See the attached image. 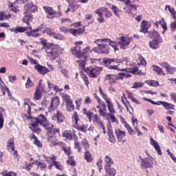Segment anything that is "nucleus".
I'll return each mask as SVG.
<instances>
[{"label": "nucleus", "mask_w": 176, "mask_h": 176, "mask_svg": "<svg viewBox=\"0 0 176 176\" xmlns=\"http://www.w3.org/2000/svg\"><path fill=\"white\" fill-rule=\"evenodd\" d=\"M78 63V66L81 69H85V67H86V58H83V59H79L76 61Z\"/></svg>", "instance_id": "37"}, {"label": "nucleus", "mask_w": 176, "mask_h": 176, "mask_svg": "<svg viewBox=\"0 0 176 176\" xmlns=\"http://www.w3.org/2000/svg\"><path fill=\"white\" fill-rule=\"evenodd\" d=\"M32 120L31 126H45L47 123V118L43 114H40L36 118H34L32 116H30L28 118Z\"/></svg>", "instance_id": "4"}, {"label": "nucleus", "mask_w": 176, "mask_h": 176, "mask_svg": "<svg viewBox=\"0 0 176 176\" xmlns=\"http://www.w3.org/2000/svg\"><path fill=\"white\" fill-rule=\"evenodd\" d=\"M62 98H63V101H65L66 104H70L71 102H73L72 99H71V96H69L67 94H64L62 96Z\"/></svg>", "instance_id": "41"}, {"label": "nucleus", "mask_w": 176, "mask_h": 176, "mask_svg": "<svg viewBox=\"0 0 176 176\" xmlns=\"http://www.w3.org/2000/svg\"><path fill=\"white\" fill-rule=\"evenodd\" d=\"M34 69L38 74H40V75H46L47 72H50V70H49L47 67L41 65L39 63L34 65Z\"/></svg>", "instance_id": "12"}, {"label": "nucleus", "mask_w": 176, "mask_h": 176, "mask_svg": "<svg viewBox=\"0 0 176 176\" xmlns=\"http://www.w3.org/2000/svg\"><path fill=\"white\" fill-rule=\"evenodd\" d=\"M69 8H71L72 13H74V12H76L79 8V4L76 2L71 3H69Z\"/></svg>", "instance_id": "38"}, {"label": "nucleus", "mask_w": 176, "mask_h": 176, "mask_svg": "<svg viewBox=\"0 0 176 176\" xmlns=\"http://www.w3.org/2000/svg\"><path fill=\"white\" fill-rule=\"evenodd\" d=\"M100 116H104V118H107V119L109 118V122H116L117 119L116 117L115 116V113H107V112H104L102 111V109H100Z\"/></svg>", "instance_id": "13"}, {"label": "nucleus", "mask_w": 176, "mask_h": 176, "mask_svg": "<svg viewBox=\"0 0 176 176\" xmlns=\"http://www.w3.org/2000/svg\"><path fill=\"white\" fill-rule=\"evenodd\" d=\"M83 50V52L80 51V46L76 45L72 50V54H74L77 58H80L89 53H91L92 50L90 47H85Z\"/></svg>", "instance_id": "6"}, {"label": "nucleus", "mask_w": 176, "mask_h": 176, "mask_svg": "<svg viewBox=\"0 0 176 176\" xmlns=\"http://www.w3.org/2000/svg\"><path fill=\"white\" fill-rule=\"evenodd\" d=\"M103 14H104V16H105V17L109 18L112 16V12H111L109 10H108V8H104Z\"/></svg>", "instance_id": "55"}, {"label": "nucleus", "mask_w": 176, "mask_h": 176, "mask_svg": "<svg viewBox=\"0 0 176 176\" xmlns=\"http://www.w3.org/2000/svg\"><path fill=\"white\" fill-rule=\"evenodd\" d=\"M94 53H101L102 54H108L109 53V45L101 43L98 46L93 48Z\"/></svg>", "instance_id": "8"}, {"label": "nucleus", "mask_w": 176, "mask_h": 176, "mask_svg": "<svg viewBox=\"0 0 176 176\" xmlns=\"http://www.w3.org/2000/svg\"><path fill=\"white\" fill-rule=\"evenodd\" d=\"M11 32H14V34H19V32H25L28 36H33L34 38H39L41 36V33L42 32L41 26L37 27L36 29L32 30V28L31 26L29 27H21V26H16V28H10Z\"/></svg>", "instance_id": "2"}, {"label": "nucleus", "mask_w": 176, "mask_h": 176, "mask_svg": "<svg viewBox=\"0 0 176 176\" xmlns=\"http://www.w3.org/2000/svg\"><path fill=\"white\" fill-rule=\"evenodd\" d=\"M82 112L83 115H86L89 122H91V116L93 115V113H91L90 111H87L86 108H84Z\"/></svg>", "instance_id": "39"}, {"label": "nucleus", "mask_w": 176, "mask_h": 176, "mask_svg": "<svg viewBox=\"0 0 176 176\" xmlns=\"http://www.w3.org/2000/svg\"><path fill=\"white\" fill-rule=\"evenodd\" d=\"M116 134L117 135L118 141L119 142H124L126 140H124V137L126 136V132L123 131L119 129H116Z\"/></svg>", "instance_id": "15"}, {"label": "nucleus", "mask_w": 176, "mask_h": 176, "mask_svg": "<svg viewBox=\"0 0 176 176\" xmlns=\"http://www.w3.org/2000/svg\"><path fill=\"white\" fill-rule=\"evenodd\" d=\"M60 105V98L58 96L54 97L51 99L50 105L48 107V112H53L58 108Z\"/></svg>", "instance_id": "9"}, {"label": "nucleus", "mask_w": 176, "mask_h": 176, "mask_svg": "<svg viewBox=\"0 0 176 176\" xmlns=\"http://www.w3.org/2000/svg\"><path fill=\"white\" fill-rule=\"evenodd\" d=\"M138 65H146V61L143 57H139L138 59Z\"/></svg>", "instance_id": "50"}, {"label": "nucleus", "mask_w": 176, "mask_h": 176, "mask_svg": "<svg viewBox=\"0 0 176 176\" xmlns=\"http://www.w3.org/2000/svg\"><path fill=\"white\" fill-rule=\"evenodd\" d=\"M34 98V100H41L42 98V91L39 88H36Z\"/></svg>", "instance_id": "35"}, {"label": "nucleus", "mask_w": 176, "mask_h": 176, "mask_svg": "<svg viewBox=\"0 0 176 176\" xmlns=\"http://www.w3.org/2000/svg\"><path fill=\"white\" fill-rule=\"evenodd\" d=\"M43 9L45 12L47 13V17L48 19H53L54 16V14H56V11L53 10V8L52 7H47V6H44Z\"/></svg>", "instance_id": "21"}, {"label": "nucleus", "mask_w": 176, "mask_h": 176, "mask_svg": "<svg viewBox=\"0 0 176 176\" xmlns=\"http://www.w3.org/2000/svg\"><path fill=\"white\" fill-rule=\"evenodd\" d=\"M7 149L9 152H13L14 151V140L10 139L8 141Z\"/></svg>", "instance_id": "30"}, {"label": "nucleus", "mask_w": 176, "mask_h": 176, "mask_svg": "<svg viewBox=\"0 0 176 176\" xmlns=\"http://www.w3.org/2000/svg\"><path fill=\"white\" fill-rule=\"evenodd\" d=\"M104 8H101L96 10V14H98L99 16V17L98 18V21H99L100 23H104V21H105L104 17L102 16H104Z\"/></svg>", "instance_id": "22"}, {"label": "nucleus", "mask_w": 176, "mask_h": 176, "mask_svg": "<svg viewBox=\"0 0 176 176\" xmlns=\"http://www.w3.org/2000/svg\"><path fill=\"white\" fill-rule=\"evenodd\" d=\"M151 22L143 21L141 23L140 32H143L144 34H146V32H148V29L151 28Z\"/></svg>", "instance_id": "18"}, {"label": "nucleus", "mask_w": 176, "mask_h": 176, "mask_svg": "<svg viewBox=\"0 0 176 176\" xmlns=\"http://www.w3.org/2000/svg\"><path fill=\"white\" fill-rule=\"evenodd\" d=\"M41 32L43 34H47L50 36H53L54 34V30L50 28L46 27V25H41Z\"/></svg>", "instance_id": "17"}, {"label": "nucleus", "mask_w": 176, "mask_h": 176, "mask_svg": "<svg viewBox=\"0 0 176 176\" xmlns=\"http://www.w3.org/2000/svg\"><path fill=\"white\" fill-rule=\"evenodd\" d=\"M52 37L54 38V39H58L59 41H63V39H64V36L56 32L54 33Z\"/></svg>", "instance_id": "52"}, {"label": "nucleus", "mask_w": 176, "mask_h": 176, "mask_svg": "<svg viewBox=\"0 0 176 176\" xmlns=\"http://www.w3.org/2000/svg\"><path fill=\"white\" fill-rule=\"evenodd\" d=\"M126 5V8H127V10L126 11V13H133V10H137V6H135V4Z\"/></svg>", "instance_id": "34"}, {"label": "nucleus", "mask_w": 176, "mask_h": 176, "mask_svg": "<svg viewBox=\"0 0 176 176\" xmlns=\"http://www.w3.org/2000/svg\"><path fill=\"white\" fill-rule=\"evenodd\" d=\"M85 27L78 28V29H73L71 30L72 35L74 36H76L77 35H82L83 32H85Z\"/></svg>", "instance_id": "27"}, {"label": "nucleus", "mask_w": 176, "mask_h": 176, "mask_svg": "<svg viewBox=\"0 0 176 176\" xmlns=\"http://www.w3.org/2000/svg\"><path fill=\"white\" fill-rule=\"evenodd\" d=\"M150 144L153 146H154V148L155 149L156 152L158 153V155H162V150L160 149V146H159V143L156 142L153 138H150Z\"/></svg>", "instance_id": "20"}, {"label": "nucleus", "mask_w": 176, "mask_h": 176, "mask_svg": "<svg viewBox=\"0 0 176 176\" xmlns=\"http://www.w3.org/2000/svg\"><path fill=\"white\" fill-rule=\"evenodd\" d=\"M43 127L46 129L47 132L49 134H56V133H57V130H53L54 126L48 121H47V123L45 124V125H43Z\"/></svg>", "instance_id": "19"}, {"label": "nucleus", "mask_w": 176, "mask_h": 176, "mask_svg": "<svg viewBox=\"0 0 176 176\" xmlns=\"http://www.w3.org/2000/svg\"><path fill=\"white\" fill-rule=\"evenodd\" d=\"M162 104H163V106L166 109H171V108H173V107L171 103H167L166 102H162Z\"/></svg>", "instance_id": "61"}, {"label": "nucleus", "mask_w": 176, "mask_h": 176, "mask_svg": "<svg viewBox=\"0 0 176 176\" xmlns=\"http://www.w3.org/2000/svg\"><path fill=\"white\" fill-rule=\"evenodd\" d=\"M85 160H87L88 163H91V162H93V157L91 156V154H90V152L87 151H85Z\"/></svg>", "instance_id": "40"}, {"label": "nucleus", "mask_w": 176, "mask_h": 176, "mask_svg": "<svg viewBox=\"0 0 176 176\" xmlns=\"http://www.w3.org/2000/svg\"><path fill=\"white\" fill-rule=\"evenodd\" d=\"M75 129H77V130H79L80 131H82V133H85V131H87V124H82L79 125V124L74 125Z\"/></svg>", "instance_id": "31"}, {"label": "nucleus", "mask_w": 176, "mask_h": 176, "mask_svg": "<svg viewBox=\"0 0 176 176\" xmlns=\"http://www.w3.org/2000/svg\"><path fill=\"white\" fill-rule=\"evenodd\" d=\"M91 120H93L94 123H97V124H98L100 122L101 118H100V117H98V116L97 114H94L92 113Z\"/></svg>", "instance_id": "44"}, {"label": "nucleus", "mask_w": 176, "mask_h": 176, "mask_svg": "<svg viewBox=\"0 0 176 176\" xmlns=\"http://www.w3.org/2000/svg\"><path fill=\"white\" fill-rule=\"evenodd\" d=\"M142 86H144V82H135L133 83V86L132 87V89H140V87H142Z\"/></svg>", "instance_id": "48"}, {"label": "nucleus", "mask_w": 176, "mask_h": 176, "mask_svg": "<svg viewBox=\"0 0 176 176\" xmlns=\"http://www.w3.org/2000/svg\"><path fill=\"white\" fill-rule=\"evenodd\" d=\"M24 9L25 12H24L25 14V13H35V12L38 11V8L32 2L25 4V6H24Z\"/></svg>", "instance_id": "10"}, {"label": "nucleus", "mask_w": 176, "mask_h": 176, "mask_svg": "<svg viewBox=\"0 0 176 176\" xmlns=\"http://www.w3.org/2000/svg\"><path fill=\"white\" fill-rule=\"evenodd\" d=\"M170 30L171 31L174 32L176 30V21L172 22L170 23Z\"/></svg>", "instance_id": "64"}, {"label": "nucleus", "mask_w": 176, "mask_h": 176, "mask_svg": "<svg viewBox=\"0 0 176 176\" xmlns=\"http://www.w3.org/2000/svg\"><path fill=\"white\" fill-rule=\"evenodd\" d=\"M106 43H109V45L110 46H111V47H113L115 52H116V50H118V47H116V45H118V43L115 41H112L110 40V41L109 42H106Z\"/></svg>", "instance_id": "53"}, {"label": "nucleus", "mask_w": 176, "mask_h": 176, "mask_svg": "<svg viewBox=\"0 0 176 176\" xmlns=\"http://www.w3.org/2000/svg\"><path fill=\"white\" fill-rule=\"evenodd\" d=\"M113 63H120L118 59L104 58L102 63L105 65L109 69H116L117 71H126V72H131V74H138V75H145V73L138 69V67H135L134 65H129L126 68L121 69L120 65H113Z\"/></svg>", "instance_id": "1"}, {"label": "nucleus", "mask_w": 176, "mask_h": 176, "mask_svg": "<svg viewBox=\"0 0 176 176\" xmlns=\"http://www.w3.org/2000/svg\"><path fill=\"white\" fill-rule=\"evenodd\" d=\"M39 89L43 93H49L50 91V89L48 87H46L45 85H43Z\"/></svg>", "instance_id": "57"}, {"label": "nucleus", "mask_w": 176, "mask_h": 176, "mask_svg": "<svg viewBox=\"0 0 176 176\" xmlns=\"http://www.w3.org/2000/svg\"><path fill=\"white\" fill-rule=\"evenodd\" d=\"M132 123H133V126H134V129L135 130V133H138V135H142V132H141L140 131V129H138V127H137V126H138V120H137V118H134V117L132 118Z\"/></svg>", "instance_id": "29"}, {"label": "nucleus", "mask_w": 176, "mask_h": 176, "mask_svg": "<svg viewBox=\"0 0 176 176\" xmlns=\"http://www.w3.org/2000/svg\"><path fill=\"white\" fill-rule=\"evenodd\" d=\"M160 42H162V41H159L157 39H154L150 41L149 46L151 49H153V50L159 49V47H160V45H159V43H160Z\"/></svg>", "instance_id": "25"}, {"label": "nucleus", "mask_w": 176, "mask_h": 176, "mask_svg": "<svg viewBox=\"0 0 176 176\" xmlns=\"http://www.w3.org/2000/svg\"><path fill=\"white\" fill-rule=\"evenodd\" d=\"M33 19L34 18L32 17V14L26 15L23 17V23H25L27 25H30V23L32 21Z\"/></svg>", "instance_id": "33"}, {"label": "nucleus", "mask_w": 176, "mask_h": 176, "mask_svg": "<svg viewBox=\"0 0 176 176\" xmlns=\"http://www.w3.org/2000/svg\"><path fill=\"white\" fill-rule=\"evenodd\" d=\"M17 174L14 173V172H3V176H16Z\"/></svg>", "instance_id": "63"}, {"label": "nucleus", "mask_w": 176, "mask_h": 176, "mask_svg": "<svg viewBox=\"0 0 176 176\" xmlns=\"http://www.w3.org/2000/svg\"><path fill=\"white\" fill-rule=\"evenodd\" d=\"M154 160H153V158L151 157L142 159V167H143V168L153 167Z\"/></svg>", "instance_id": "11"}, {"label": "nucleus", "mask_w": 176, "mask_h": 176, "mask_svg": "<svg viewBox=\"0 0 176 176\" xmlns=\"http://www.w3.org/2000/svg\"><path fill=\"white\" fill-rule=\"evenodd\" d=\"M52 119L54 122H56V123H63L64 121V116H63V113L60 111H57L56 113L52 116Z\"/></svg>", "instance_id": "14"}, {"label": "nucleus", "mask_w": 176, "mask_h": 176, "mask_svg": "<svg viewBox=\"0 0 176 176\" xmlns=\"http://www.w3.org/2000/svg\"><path fill=\"white\" fill-rule=\"evenodd\" d=\"M131 41H133V38L131 37H120L118 41V46H120V49H122V50H126V49H128L129 45L130 44V42H131Z\"/></svg>", "instance_id": "7"}, {"label": "nucleus", "mask_w": 176, "mask_h": 176, "mask_svg": "<svg viewBox=\"0 0 176 176\" xmlns=\"http://www.w3.org/2000/svg\"><path fill=\"white\" fill-rule=\"evenodd\" d=\"M153 71H155V72H157L158 75H166L163 69L159 66H153Z\"/></svg>", "instance_id": "42"}, {"label": "nucleus", "mask_w": 176, "mask_h": 176, "mask_svg": "<svg viewBox=\"0 0 176 176\" xmlns=\"http://www.w3.org/2000/svg\"><path fill=\"white\" fill-rule=\"evenodd\" d=\"M107 104V108L109 111V113H116V110H115V107H113V103L112 100L110 99L105 100Z\"/></svg>", "instance_id": "23"}, {"label": "nucleus", "mask_w": 176, "mask_h": 176, "mask_svg": "<svg viewBox=\"0 0 176 176\" xmlns=\"http://www.w3.org/2000/svg\"><path fill=\"white\" fill-rule=\"evenodd\" d=\"M104 162L105 163H107L104 167H107V166L111 167V166L113 164V160H112V158H111V157H109V155H106L104 157Z\"/></svg>", "instance_id": "32"}, {"label": "nucleus", "mask_w": 176, "mask_h": 176, "mask_svg": "<svg viewBox=\"0 0 176 176\" xmlns=\"http://www.w3.org/2000/svg\"><path fill=\"white\" fill-rule=\"evenodd\" d=\"M74 148L78 149V152H82V148L80 147V143L79 142H74Z\"/></svg>", "instance_id": "59"}, {"label": "nucleus", "mask_w": 176, "mask_h": 176, "mask_svg": "<svg viewBox=\"0 0 176 176\" xmlns=\"http://www.w3.org/2000/svg\"><path fill=\"white\" fill-rule=\"evenodd\" d=\"M73 122H75L76 124H78V122H79V116L76 111L74 112V116H72Z\"/></svg>", "instance_id": "54"}, {"label": "nucleus", "mask_w": 176, "mask_h": 176, "mask_svg": "<svg viewBox=\"0 0 176 176\" xmlns=\"http://www.w3.org/2000/svg\"><path fill=\"white\" fill-rule=\"evenodd\" d=\"M67 109L69 111V112H72L75 109V106L74 105L73 102L71 103H67Z\"/></svg>", "instance_id": "49"}, {"label": "nucleus", "mask_w": 176, "mask_h": 176, "mask_svg": "<svg viewBox=\"0 0 176 176\" xmlns=\"http://www.w3.org/2000/svg\"><path fill=\"white\" fill-rule=\"evenodd\" d=\"M111 9L113 12V13L116 14V16H119V12H120V9H119L118 7L115 6H112Z\"/></svg>", "instance_id": "58"}, {"label": "nucleus", "mask_w": 176, "mask_h": 176, "mask_svg": "<svg viewBox=\"0 0 176 176\" xmlns=\"http://www.w3.org/2000/svg\"><path fill=\"white\" fill-rule=\"evenodd\" d=\"M85 71L89 78H97V76L101 74L102 67L97 66H89L87 67Z\"/></svg>", "instance_id": "5"}, {"label": "nucleus", "mask_w": 176, "mask_h": 176, "mask_svg": "<svg viewBox=\"0 0 176 176\" xmlns=\"http://www.w3.org/2000/svg\"><path fill=\"white\" fill-rule=\"evenodd\" d=\"M75 131L72 130V131H65L63 133V136L65 137V138H67V140H72V138H74V137H75Z\"/></svg>", "instance_id": "24"}, {"label": "nucleus", "mask_w": 176, "mask_h": 176, "mask_svg": "<svg viewBox=\"0 0 176 176\" xmlns=\"http://www.w3.org/2000/svg\"><path fill=\"white\" fill-rule=\"evenodd\" d=\"M105 80H108L109 83L111 85V83H115L118 80V76L114 74H107L105 76Z\"/></svg>", "instance_id": "26"}, {"label": "nucleus", "mask_w": 176, "mask_h": 176, "mask_svg": "<svg viewBox=\"0 0 176 176\" xmlns=\"http://www.w3.org/2000/svg\"><path fill=\"white\" fill-rule=\"evenodd\" d=\"M98 90H99V93L103 100L107 101V100L110 99L109 98H108V96L107 95V94H105V91H104V89H102V88H101V87H98Z\"/></svg>", "instance_id": "36"}, {"label": "nucleus", "mask_w": 176, "mask_h": 176, "mask_svg": "<svg viewBox=\"0 0 176 176\" xmlns=\"http://www.w3.org/2000/svg\"><path fill=\"white\" fill-rule=\"evenodd\" d=\"M166 71L170 75H174V74H175V72H176V67L169 65V67H168V69H166Z\"/></svg>", "instance_id": "47"}, {"label": "nucleus", "mask_w": 176, "mask_h": 176, "mask_svg": "<svg viewBox=\"0 0 176 176\" xmlns=\"http://www.w3.org/2000/svg\"><path fill=\"white\" fill-rule=\"evenodd\" d=\"M8 16L6 15V13L5 12H0V20L1 21H5V20H8Z\"/></svg>", "instance_id": "56"}, {"label": "nucleus", "mask_w": 176, "mask_h": 176, "mask_svg": "<svg viewBox=\"0 0 176 176\" xmlns=\"http://www.w3.org/2000/svg\"><path fill=\"white\" fill-rule=\"evenodd\" d=\"M104 170L109 176H115L116 175V170L111 166H104Z\"/></svg>", "instance_id": "28"}, {"label": "nucleus", "mask_w": 176, "mask_h": 176, "mask_svg": "<svg viewBox=\"0 0 176 176\" xmlns=\"http://www.w3.org/2000/svg\"><path fill=\"white\" fill-rule=\"evenodd\" d=\"M109 141L110 142H115L116 141V139L115 138V135H113V133L110 132L109 133Z\"/></svg>", "instance_id": "62"}, {"label": "nucleus", "mask_w": 176, "mask_h": 176, "mask_svg": "<svg viewBox=\"0 0 176 176\" xmlns=\"http://www.w3.org/2000/svg\"><path fill=\"white\" fill-rule=\"evenodd\" d=\"M147 36L151 39H152V38H155V39H157V41H162V37H160V35L159 33H157V31L155 30L147 32Z\"/></svg>", "instance_id": "16"}, {"label": "nucleus", "mask_w": 176, "mask_h": 176, "mask_svg": "<svg viewBox=\"0 0 176 176\" xmlns=\"http://www.w3.org/2000/svg\"><path fill=\"white\" fill-rule=\"evenodd\" d=\"M102 42H104L106 43V42H111V39L109 38H98L96 39L95 41H94V43H96V45H101V43H102Z\"/></svg>", "instance_id": "43"}, {"label": "nucleus", "mask_w": 176, "mask_h": 176, "mask_svg": "<svg viewBox=\"0 0 176 176\" xmlns=\"http://www.w3.org/2000/svg\"><path fill=\"white\" fill-rule=\"evenodd\" d=\"M34 82L31 80L30 78H28V80L25 83V88L30 89V87H32L34 86Z\"/></svg>", "instance_id": "51"}, {"label": "nucleus", "mask_w": 176, "mask_h": 176, "mask_svg": "<svg viewBox=\"0 0 176 176\" xmlns=\"http://www.w3.org/2000/svg\"><path fill=\"white\" fill-rule=\"evenodd\" d=\"M30 129H32V131L34 133H41V131H42L41 128L38 127V126H32Z\"/></svg>", "instance_id": "60"}, {"label": "nucleus", "mask_w": 176, "mask_h": 176, "mask_svg": "<svg viewBox=\"0 0 176 176\" xmlns=\"http://www.w3.org/2000/svg\"><path fill=\"white\" fill-rule=\"evenodd\" d=\"M31 138L34 140V144L36 145V146L38 148H42V142L38 140V138L35 136V135H32Z\"/></svg>", "instance_id": "45"}, {"label": "nucleus", "mask_w": 176, "mask_h": 176, "mask_svg": "<svg viewBox=\"0 0 176 176\" xmlns=\"http://www.w3.org/2000/svg\"><path fill=\"white\" fill-rule=\"evenodd\" d=\"M71 30H72V28H66V27L60 28V31H61V32H64L65 34H68V33L72 34V32Z\"/></svg>", "instance_id": "46"}, {"label": "nucleus", "mask_w": 176, "mask_h": 176, "mask_svg": "<svg viewBox=\"0 0 176 176\" xmlns=\"http://www.w3.org/2000/svg\"><path fill=\"white\" fill-rule=\"evenodd\" d=\"M58 49H60V46H58V45L50 43V46L45 50L47 57L51 60H56V58H58Z\"/></svg>", "instance_id": "3"}]
</instances>
